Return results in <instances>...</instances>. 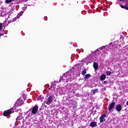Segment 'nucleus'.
<instances>
[{
	"mask_svg": "<svg viewBox=\"0 0 128 128\" xmlns=\"http://www.w3.org/2000/svg\"><path fill=\"white\" fill-rule=\"evenodd\" d=\"M52 86H56V82H54V84H52Z\"/></svg>",
	"mask_w": 128,
	"mask_h": 128,
	"instance_id": "30",
	"label": "nucleus"
},
{
	"mask_svg": "<svg viewBox=\"0 0 128 128\" xmlns=\"http://www.w3.org/2000/svg\"><path fill=\"white\" fill-rule=\"evenodd\" d=\"M22 98H24V100H26V98H24V95H22Z\"/></svg>",
	"mask_w": 128,
	"mask_h": 128,
	"instance_id": "31",
	"label": "nucleus"
},
{
	"mask_svg": "<svg viewBox=\"0 0 128 128\" xmlns=\"http://www.w3.org/2000/svg\"><path fill=\"white\" fill-rule=\"evenodd\" d=\"M74 80V74H70V72H66L60 78L59 82H68V80Z\"/></svg>",
	"mask_w": 128,
	"mask_h": 128,
	"instance_id": "1",
	"label": "nucleus"
},
{
	"mask_svg": "<svg viewBox=\"0 0 128 128\" xmlns=\"http://www.w3.org/2000/svg\"><path fill=\"white\" fill-rule=\"evenodd\" d=\"M106 74L107 76H110L112 72H110V71H106Z\"/></svg>",
	"mask_w": 128,
	"mask_h": 128,
	"instance_id": "21",
	"label": "nucleus"
},
{
	"mask_svg": "<svg viewBox=\"0 0 128 128\" xmlns=\"http://www.w3.org/2000/svg\"><path fill=\"white\" fill-rule=\"evenodd\" d=\"M12 112H14V110H12V109H10L6 111H4L3 114L4 116H9V114H12Z\"/></svg>",
	"mask_w": 128,
	"mask_h": 128,
	"instance_id": "6",
	"label": "nucleus"
},
{
	"mask_svg": "<svg viewBox=\"0 0 128 128\" xmlns=\"http://www.w3.org/2000/svg\"><path fill=\"white\" fill-rule=\"evenodd\" d=\"M98 51H99L98 50H95V52H98Z\"/></svg>",
	"mask_w": 128,
	"mask_h": 128,
	"instance_id": "32",
	"label": "nucleus"
},
{
	"mask_svg": "<svg viewBox=\"0 0 128 128\" xmlns=\"http://www.w3.org/2000/svg\"><path fill=\"white\" fill-rule=\"evenodd\" d=\"M92 55L90 54L88 58V62H90V63L92 62Z\"/></svg>",
	"mask_w": 128,
	"mask_h": 128,
	"instance_id": "12",
	"label": "nucleus"
},
{
	"mask_svg": "<svg viewBox=\"0 0 128 128\" xmlns=\"http://www.w3.org/2000/svg\"><path fill=\"white\" fill-rule=\"evenodd\" d=\"M16 18H14L12 19L11 20H10L8 22V24H10V22H16Z\"/></svg>",
	"mask_w": 128,
	"mask_h": 128,
	"instance_id": "17",
	"label": "nucleus"
},
{
	"mask_svg": "<svg viewBox=\"0 0 128 128\" xmlns=\"http://www.w3.org/2000/svg\"><path fill=\"white\" fill-rule=\"evenodd\" d=\"M82 14H86V12L83 11L82 12Z\"/></svg>",
	"mask_w": 128,
	"mask_h": 128,
	"instance_id": "27",
	"label": "nucleus"
},
{
	"mask_svg": "<svg viewBox=\"0 0 128 128\" xmlns=\"http://www.w3.org/2000/svg\"><path fill=\"white\" fill-rule=\"evenodd\" d=\"M92 92L93 94H96L97 92H98V88L92 90Z\"/></svg>",
	"mask_w": 128,
	"mask_h": 128,
	"instance_id": "14",
	"label": "nucleus"
},
{
	"mask_svg": "<svg viewBox=\"0 0 128 128\" xmlns=\"http://www.w3.org/2000/svg\"><path fill=\"white\" fill-rule=\"evenodd\" d=\"M6 4H10V2H12V0H6Z\"/></svg>",
	"mask_w": 128,
	"mask_h": 128,
	"instance_id": "20",
	"label": "nucleus"
},
{
	"mask_svg": "<svg viewBox=\"0 0 128 128\" xmlns=\"http://www.w3.org/2000/svg\"><path fill=\"white\" fill-rule=\"evenodd\" d=\"M22 101L20 99L17 100L16 104H18V106H22Z\"/></svg>",
	"mask_w": 128,
	"mask_h": 128,
	"instance_id": "15",
	"label": "nucleus"
},
{
	"mask_svg": "<svg viewBox=\"0 0 128 128\" xmlns=\"http://www.w3.org/2000/svg\"><path fill=\"white\" fill-rule=\"evenodd\" d=\"M114 106H116V102H112L111 104H109V106H108V110L109 112H110L112 108H114Z\"/></svg>",
	"mask_w": 128,
	"mask_h": 128,
	"instance_id": "7",
	"label": "nucleus"
},
{
	"mask_svg": "<svg viewBox=\"0 0 128 128\" xmlns=\"http://www.w3.org/2000/svg\"><path fill=\"white\" fill-rule=\"evenodd\" d=\"M97 126V122H92L90 123V126H91V128H94Z\"/></svg>",
	"mask_w": 128,
	"mask_h": 128,
	"instance_id": "10",
	"label": "nucleus"
},
{
	"mask_svg": "<svg viewBox=\"0 0 128 128\" xmlns=\"http://www.w3.org/2000/svg\"><path fill=\"white\" fill-rule=\"evenodd\" d=\"M44 19L45 20H48L46 17H44Z\"/></svg>",
	"mask_w": 128,
	"mask_h": 128,
	"instance_id": "29",
	"label": "nucleus"
},
{
	"mask_svg": "<svg viewBox=\"0 0 128 128\" xmlns=\"http://www.w3.org/2000/svg\"><path fill=\"white\" fill-rule=\"evenodd\" d=\"M38 100H41V102H42V100H44V96H42V95L39 96L38 98H37Z\"/></svg>",
	"mask_w": 128,
	"mask_h": 128,
	"instance_id": "16",
	"label": "nucleus"
},
{
	"mask_svg": "<svg viewBox=\"0 0 128 128\" xmlns=\"http://www.w3.org/2000/svg\"><path fill=\"white\" fill-rule=\"evenodd\" d=\"M106 48V46H103L102 48H100V50H102V49L103 48Z\"/></svg>",
	"mask_w": 128,
	"mask_h": 128,
	"instance_id": "25",
	"label": "nucleus"
},
{
	"mask_svg": "<svg viewBox=\"0 0 128 128\" xmlns=\"http://www.w3.org/2000/svg\"><path fill=\"white\" fill-rule=\"evenodd\" d=\"M23 14H24V11H21L18 14L20 16H22Z\"/></svg>",
	"mask_w": 128,
	"mask_h": 128,
	"instance_id": "23",
	"label": "nucleus"
},
{
	"mask_svg": "<svg viewBox=\"0 0 128 128\" xmlns=\"http://www.w3.org/2000/svg\"><path fill=\"white\" fill-rule=\"evenodd\" d=\"M2 24L0 23V32L2 30Z\"/></svg>",
	"mask_w": 128,
	"mask_h": 128,
	"instance_id": "22",
	"label": "nucleus"
},
{
	"mask_svg": "<svg viewBox=\"0 0 128 128\" xmlns=\"http://www.w3.org/2000/svg\"><path fill=\"white\" fill-rule=\"evenodd\" d=\"M104 84H108V82L106 81H104Z\"/></svg>",
	"mask_w": 128,
	"mask_h": 128,
	"instance_id": "28",
	"label": "nucleus"
},
{
	"mask_svg": "<svg viewBox=\"0 0 128 128\" xmlns=\"http://www.w3.org/2000/svg\"><path fill=\"white\" fill-rule=\"evenodd\" d=\"M120 2H122L125 5H122L120 4V6L122 8H125V10H128V0H118Z\"/></svg>",
	"mask_w": 128,
	"mask_h": 128,
	"instance_id": "5",
	"label": "nucleus"
},
{
	"mask_svg": "<svg viewBox=\"0 0 128 128\" xmlns=\"http://www.w3.org/2000/svg\"><path fill=\"white\" fill-rule=\"evenodd\" d=\"M90 78V74H87L85 76V80H88V78Z\"/></svg>",
	"mask_w": 128,
	"mask_h": 128,
	"instance_id": "18",
	"label": "nucleus"
},
{
	"mask_svg": "<svg viewBox=\"0 0 128 128\" xmlns=\"http://www.w3.org/2000/svg\"><path fill=\"white\" fill-rule=\"evenodd\" d=\"M93 66L94 68V70H96L97 68H98V63L94 62L93 64Z\"/></svg>",
	"mask_w": 128,
	"mask_h": 128,
	"instance_id": "11",
	"label": "nucleus"
},
{
	"mask_svg": "<svg viewBox=\"0 0 128 128\" xmlns=\"http://www.w3.org/2000/svg\"><path fill=\"white\" fill-rule=\"evenodd\" d=\"M116 110H117L118 112L122 110V105L120 104H118L116 105Z\"/></svg>",
	"mask_w": 128,
	"mask_h": 128,
	"instance_id": "9",
	"label": "nucleus"
},
{
	"mask_svg": "<svg viewBox=\"0 0 128 128\" xmlns=\"http://www.w3.org/2000/svg\"><path fill=\"white\" fill-rule=\"evenodd\" d=\"M16 122H18V120H20V117H18L16 118Z\"/></svg>",
	"mask_w": 128,
	"mask_h": 128,
	"instance_id": "26",
	"label": "nucleus"
},
{
	"mask_svg": "<svg viewBox=\"0 0 128 128\" xmlns=\"http://www.w3.org/2000/svg\"><path fill=\"white\" fill-rule=\"evenodd\" d=\"M26 10V6H24V7H22V10L24 11Z\"/></svg>",
	"mask_w": 128,
	"mask_h": 128,
	"instance_id": "24",
	"label": "nucleus"
},
{
	"mask_svg": "<svg viewBox=\"0 0 128 128\" xmlns=\"http://www.w3.org/2000/svg\"><path fill=\"white\" fill-rule=\"evenodd\" d=\"M38 112V106L35 105L32 109H30L26 112L28 116H26V118H28L32 116L33 114H36V113Z\"/></svg>",
	"mask_w": 128,
	"mask_h": 128,
	"instance_id": "2",
	"label": "nucleus"
},
{
	"mask_svg": "<svg viewBox=\"0 0 128 128\" xmlns=\"http://www.w3.org/2000/svg\"><path fill=\"white\" fill-rule=\"evenodd\" d=\"M54 100H56V98L54 97V95L52 94L50 95L49 97L47 98V100L45 101V102L46 104L50 106Z\"/></svg>",
	"mask_w": 128,
	"mask_h": 128,
	"instance_id": "4",
	"label": "nucleus"
},
{
	"mask_svg": "<svg viewBox=\"0 0 128 128\" xmlns=\"http://www.w3.org/2000/svg\"><path fill=\"white\" fill-rule=\"evenodd\" d=\"M106 78V75L104 74H103L102 75H101V76H100V80H104Z\"/></svg>",
	"mask_w": 128,
	"mask_h": 128,
	"instance_id": "13",
	"label": "nucleus"
},
{
	"mask_svg": "<svg viewBox=\"0 0 128 128\" xmlns=\"http://www.w3.org/2000/svg\"><path fill=\"white\" fill-rule=\"evenodd\" d=\"M86 74V70L84 69L82 72V74L83 76Z\"/></svg>",
	"mask_w": 128,
	"mask_h": 128,
	"instance_id": "19",
	"label": "nucleus"
},
{
	"mask_svg": "<svg viewBox=\"0 0 128 128\" xmlns=\"http://www.w3.org/2000/svg\"><path fill=\"white\" fill-rule=\"evenodd\" d=\"M66 86L58 87L56 89V92H57L58 94H59L60 96H62V94H66Z\"/></svg>",
	"mask_w": 128,
	"mask_h": 128,
	"instance_id": "3",
	"label": "nucleus"
},
{
	"mask_svg": "<svg viewBox=\"0 0 128 128\" xmlns=\"http://www.w3.org/2000/svg\"><path fill=\"white\" fill-rule=\"evenodd\" d=\"M106 115L104 114L100 116V123H102V122H106Z\"/></svg>",
	"mask_w": 128,
	"mask_h": 128,
	"instance_id": "8",
	"label": "nucleus"
}]
</instances>
